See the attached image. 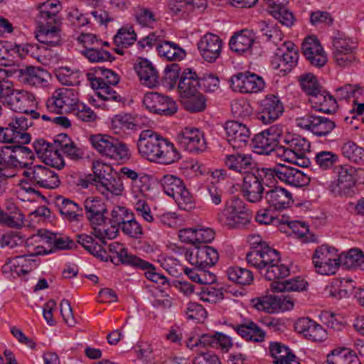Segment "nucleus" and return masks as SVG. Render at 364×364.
I'll list each match as a JSON object with an SVG mask.
<instances>
[{
    "mask_svg": "<svg viewBox=\"0 0 364 364\" xmlns=\"http://www.w3.org/2000/svg\"><path fill=\"white\" fill-rule=\"evenodd\" d=\"M333 173L337 176V186L340 189H348L355 186V167L348 164L338 165L334 166Z\"/></svg>",
    "mask_w": 364,
    "mask_h": 364,
    "instance_id": "58836bf2",
    "label": "nucleus"
},
{
    "mask_svg": "<svg viewBox=\"0 0 364 364\" xmlns=\"http://www.w3.org/2000/svg\"><path fill=\"white\" fill-rule=\"evenodd\" d=\"M264 81L260 76L250 72L238 73L230 78V87L242 93H256L264 87Z\"/></svg>",
    "mask_w": 364,
    "mask_h": 364,
    "instance_id": "9d476101",
    "label": "nucleus"
},
{
    "mask_svg": "<svg viewBox=\"0 0 364 364\" xmlns=\"http://www.w3.org/2000/svg\"><path fill=\"white\" fill-rule=\"evenodd\" d=\"M24 242V237L18 231L9 230L0 236V247L6 250H12L21 246Z\"/></svg>",
    "mask_w": 364,
    "mask_h": 364,
    "instance_id": "864d4df0",
    "label": "nucleus"
},
{
    "mask_svg": "<svg viewBox=\"0 0 364 364\" xmlns=\"http://www.w3.org/2000/svg\"><path fill=\"white\" fill-rule=\"evenodd\" d=\"M344 157L355 164L364 162V149L358 146L355 142L349 141L345 143L341 148Z\"/></svg>",
    "mask_w": 364,
    "mask_h": 364,
    "instance_id": "603ef678",
    "label": "nucleus"
},
{
    "mask_svg": "<svg viewBox=\"0 0 364 364\" xmlns=\"http://www.w3.org/2000/svg\"><path fill=\"white\" fill-rule=\"evenodd\" d=\"M61 9L58 0H48L38 6V14L36 16V23L61 24L60 18L58 14Z\"/></svg>",
    "mask_w": 364,
    "mask_h": 364,
    "instance_id": "a878e982",
    "label": "nucleus"
},
{
    "mask_svg": "<svg viewBox=\"0 0 364 364\" xmlns=\"http://www.w3.org/2000/svg\"><path fill=\"white\" fill-rule=\"evenodd\" d=\"M92 147L100 154L114 160L128 159L129 149L117 139L106 134L91 135L89 139Z\"/></svg>",
    "mask_w": 364,
    "mask_h": 364,
    "instance_id": "20e7f679",
    "label": "nucleus"
},
{
    "mask_svg": "<svg viewBox=\"0 0 364 364\" xmlns=\"http://www.w3.org/2000/svg\"><path fill=\"white\" fill-rule=\"evenodd\" d=\"M96 189L107 198L109 196H119L124 190L123 184L120 178H114L113 176L105 178L100 183H95Z\"/></svg>",
    "mask_w": 364,
    "mask_h": 364,
    "instance_id": "49530a36",
    "label": "nucleus"
},
{
    "mask_svg": "<svg viewBox=\"0 0 364 364\" xmlns=\"http://www.w3.org/2000/svg\"><path fill=\"white\" fill-rule=\"evenodd\" d=\"M198 47L202 58L208 63H213L220 55L223 41L217 35L207 33L200 40Z\"/></svg>",
    "mask_w": 364,
    "mask_h": 364,
    "instance_id": "aec40b11",
    "label": "nucleus"
},
{
    "mask_svg": "<svg viewBox=\"0 0 364 364\" xmlns=\"http://www.w3.org/2000/svg\"><path fill=\"white\" fill-rule=\"evenodd\" d=\"M157 51L161 56L170 61L181 60L186 55V51L178 44L168 41L157 45Z\"/></svg>",
    "mask_w": 364,
    "mask_h": 364,
    "instance_id": "37998d69",
    "label": "nucleus"
},
{
    "mask_svg": "<svg viewBox=\"0 0 364 364\" xmlns=\"http://www.w3.org/2000/svg\"><path fill=\"white\" fill-rule=\"evenodd\" d=\"M282 133V126L279 124L272 125L256 134L251 140L250 144L254 151L258 154L269 155L273 151H277L278 153Z\"/></svg>",
    "mask_w": 364,
    "mask_h": 364,
    "instance_id": "423d86ee",
    "label": "nucleus"
},
{
    "mask_svg": "<svg viewBox=\"0 0 364 364\" xmlns=\"http://www.w3.org/2000/svg\"><path fill=\"white\" fill-rule=\"evenodd\" d=\"M81 53L92 63L112 62L114 58L111 53L101 47H85Z\"/></svg>",
    "mask_w": 364,
    "mask_h": 364,
    "instance_id": "3c124183",
    "label": "nucleus"
},
{
    "mask_svg": "<svg viewBox=\"0 0 364 364\" xmlns=\"http://www.w3.org/2000/svg\"><path fill=\"white\" fill-rule=\"evenodd\" d=\"M264 198L270 208L277 210L286 209L293 203L291 193L280 187L267 191Z\"/></svg>",
    "mask_w": 364,
    "mask_h": 364,
    "instance_id": "c756f323",
    "label": "nucleus"
},
{
    "mask_svg": "<svg viewBox=\"0 0 364 364\" xmlns=\"http://www.w3.org/2000/svg\"><path fill=\"white\" fill-rule=\"evenodd\" d=\"M161 185L164 192L169 196L174 198L181 191L185 186L183 181L173 175H166L161 179Z\"/></svg>",
    "mask_w": 364,
    "mask_h": 364,
    "instance_id": "6e6d98bb",
    "label": "nucleus"
},
{
    "mask_svg": "<svg viewBox=\"0 0 364 364\" xmlns=\"http://www.w3.org/2000/svg\"><path fill=\"white\" fill-rule=\"evenodd\" d=\"M284 144L278 148V155L284 160L301 167H308L311 161L306 156L310 151V143L299 136L289 134L283 138Z\"/></svg>",
    "mask_w": 364,
    "mask_h": 364,
    "instance_id": "7ed1b4c3",
    "label": "nucleus"
},
{
    "mask_svg": "<svg viewBox=\"0 0 364 364\" xmlns=\"http://www.w3.org/2000/svg\"><path fill=\"white\" fill-rule=\"evenodd\" d=\"M120 229L124 235L134 239L141 238L144 234L141 225L136 220L133 214Z\"/></svg>",
    "mask_w": 364,
    "mask_h": 364,
    "instance_id": "69168bd1",
    "label": "nucleus"
},
{
    "mask_svg": "<svg viewBox=\"0 0 364 364\" xmlns=\"http://www.w3.org/2000/svg\"><path fill=\"white\" fill-rule=\"evenodd\" d=\"M309 102L316 110L327 114L335 112L337 108V102L334 97L322 87L309 98Z\"/></svg>",
    "mask_w": 364,
    "mask_h": 364,
    "instance_id": "473e14b6",
    "label": "nucleus"
},
{
    "mask_svg": "<svg viewBox=\"0 0 364 364\" xmlns=\"http://www.w3.org/2000/svg\"><path fill=\"white\" fill-rule=\"evenodd\" d=\"M9 104L15 112L29 114L33 119H38L40 117V114L33 109L35 105V97L27 91L13 92L9 97Z\"/></svg>",
    "mask_w": 364,
    "mask_h": 364,
    "instance_id": "6ab92c4d",
    "label": "nucleus"
},
{
    "mask_svg": "<svg viewBox=\"0 0 364 364\" xmlns=\"http://www.w3.org/2000/svg\"><path fill=\"white\" fill-rule=\"evenodd\" d=\"M3 148L6 150H11V151L14 152L15 154L11 155L9 156L10 159L11 161L14 159L21 166V164H23L22 166L26 168L28 167V164L26 162H21L18 160V159L26 158L27 159L33 160L35 157L33 153L29 148L21 144H16L14 146H5Z\"/></svg>",
    "mask_w": 364,
    "mask_h": 364,
    "instance_id": "bf43d9fd",
    "label": "nucleus"
},
{
    "mask_svg": "<svg viewBox=\"0 0 364 364\" xmlns=\"http://www.w3.org/2000/svg\"><path fill=\"white\" fill-rule=\"evenodd\" d=\"M38 31L36 38L39 43L48 47H55L60 44L61 37L60 27L61 24L56 23H37Z\"/></svg>",
    "mask_w": 364,
    "mask_h": 364,
    "instance_id": "bb28decb",
    "label": "nucleus"
},
{
    "mask_svg": "<svg viewBox=\"0 0 364 364\" xmlns=\"http://www.w3.org/2000/svg\"><path fill=\"white\" fill-rule=\"evenodd\" d=\"M136 39V34L132 27L122 28L115 35L114 43L117 47L122 46L127 48L133 44Z\"/></svg>",
    "mask_w": 364,
    "mask_h": 364,
    "instance_id": "0e129e2a",
    "label": "nucleus"
},
{
    "mask_svg": "<svg viewBox=\"0 0 364 364\" xmlns=\"http://www.w3.org/2000/svg\"><path fill=\"white\" fill-rule=\"evenodd\" d=\"M109 250L112 254L115 255L110 257L112 263L119 264V263L127 265H137L136 262L144 264L142 259L134 255L129 254L127 249L122 247V245L117 242L112 243L109 245ZM146 264V263H144Z\"/></svg>",
    "mask_w": 364,
    "mask_h": 364,
    "instance_id": "c9c22d12",
    "label": "nucleus"
},
{
    "mask_svg": "<svg viewBox=\"0 0 364 364\" xmlns=\"http://www.w3.org/2000/svg\"><path fill=\"white\" fill-rule=\"evenodd\" d=\"M181 103L191 112H203L206 107V99L200 92L182 100Z\"/></svg>",
    "mask_w": 364,
    "mask_h": 364,
    "instance_id": "4d7b16f0",
    "label": "nucleus"
},
{
    "mask_svg": "<svg viewBox=\"0 0 364 364\" xmlns=\"http://www.w3.org/2000/svg\"><path fill=\"white\" fill-rule=\"evenodd\" d=\"M227 141L234 149H242L250 142V131L245 124L236 121L225 123Z\"/></svg>",
    "mask_w": 364,
    "mask_h": 364,
    "instance_id": "dca6fc26",
    "label": "nucleus"
},
{
    "mask_svg": "<svg viewBox=\"0 0 364 364\" xmlns=\"http://www.w3.org/2000/svg\"><path fill=\"white\" fill-rule=\"evenodd\" d=\"M225 164L229 169L244 176L259 168L252 155L242 153L226 155Z\"/></svg>",
    "mask_w": 364,
    "mask_h": 364,
    "instance_id": "412c9836",
    "label": "nucleus"
},
{
    "mask_svg": "<svg viewBox=\"0 0 364 364\" xmlns=\"http://www.w3.org/2000/svg\"><path fill=\"white\" fill-rule=\"evenodd\" d=\"M58 153L63 151L73 160H79L83 157L84 151L72 141L66 134H60L55 139Z\"/></svg>",
    "mask_w": 364,
    "mask_h": 364,
    "instance_id": "ea45409f",
    "label": "nucleus"
},
{
    "mask_svg": "<svg viewBox=\"0 0 364 364\" xmlns=\"http://www.w3.org/2000/svg\"><path fill=\"white\" fill-rule=\"evenodd\" d=\"M283 112V105L279 97L275 95H268L260 102V112L257 119L263 124H271L277 120Z\"/></svg>",
    "mask_w": 364,
    "mask_h": 364,
    "instance_id": "f3484780",
    "label": "nucleus"
},
{
    "mask_svg": "<svg viewBox=\"0 0 364 364\" xmlns=\"http://www.w3.org/2000/svg\"><path fill=\"white\" fill-rule=\"evenodd\" d=\"M173 198L178 203L181 209L191 210L195 208V199L185 186Z\"/></svg>",
    "mask_w": 364,
    "mask_h": 364,
    "instance_id": "338daca9",
    "label": "nucleus"
},
{
    "mask_svg": "<svg viewBox=\"0 0 364 364\" xmlns=\"http://www.w3.org/2000/svg\"><path fill=\"white\" fill-rule=\"evenodd\" d=\"M270 178L294 187L307 185L310 179L301 171L285 164H277L272 168H267Z\"/></svg>",
    "mask_w": 364,
    "mask_h": 364,
    "instance_id": "0eeeda50",
    "label": "nucleus"
},
{
    "mask_svg": "<svg viewBox=\"0 0 364 364\" xmlns=\"http://www.w3.org/2000/svg\"><path fill=\"white\" fill-rule=\"evenodd\" d=\"M176 142L186 151L198 154L206 149V142L203 133L198 129L186 127L176 136Z\"/></svg>",
    "mask_w": 364,
    "mask_h": 364,
    "instance_id": "f8f14e48",
    "label": "nucleus"
},
{
    "mask_svg": "<svg viewBox=\"0 0 364 364\" xmlns=\"http://www.w3.org/2000/svg\"><path fill=\"white\" fill-rule=\"evenodd\" d=\"M295 330L313 341H322L326 338V330L309 318H299L294 324Z\"/></svg>",
    "mask_w": 364,
    "mask_h": 364,
    "instance_id": "5701e85b",
    "label": "nucleus"
},
{
    "mask_svg": "<svg viewBox=\"0 0 364 364\" xmlns=\"http://www.w3.org/2000/svg\"><path fill=\"white\" fill-rule=\"evenodd\" d=\"M299 82L303 91L310 97L316 92L319 91L321 86L319 85L317 78L312 73H307L299 77Z\"/></svg>",
    "mask_w": 364,
    "mask_h": 364,
    "instance_id": "e2e57ef3",
    "label": "nucleus"
},
{
    "mask_svg": "<svg viewBox=\"0 0 364 364\" xmlns=\"http://www.w3.org/2000/svg\"><path fill=\"white\" fill-rule=\"evenodd\" d=\"M264 1L267 4V10L280 23L287 27L294 24L295 21L294 14L285 7L289 0H264Z\"/></svg>",
    "mask_w": 364,
    "mask_h": 364,
    "instance_id": "393cba45",
    "label": "nucleus"
},
{
    "mask_svg": "<svg viewBox=\"0 0 364 364\" xmlns=\"http://www.w3.org/2000/svg\"><path fill=\"white\" fill-rule=\"evenodd\" d=\"M299 59L298 50L291 41L284 42L275 53V60L279 61L275 68L282 67L281 70L290 72L297 64Z\"/></svg>",
    "mask_w": 364,
    "mask_h": 364,
    "instance_id": "a211bd4d",
    "label": "nucleus"
},
{
    "mask_svg": "<svg viewBox=\"0 0 364 364\" xmlns=\"http://www.w3.org/2000/svg\"><path fill=\"white\" fill-rule=\"evenodd\" d=\"M112 124L114 128L134 129L139 127V120L130 114H119L112 119Z\"/></svg>",
    "mask_w": 364,
    "mask_h": 364,
    "instance_id": "052dcab7",
    "label": "nucleus"
},
{
    "mask_svg": "<svg viewBox=\"0 0 364 364\" xmlns=\"http://www.w3.org/2000/svg\"><path fill=\"white\" fill-rule=\"evenodd\" d=\"M338 160L339 156L329 151H321L316 153L314 157L316 164L322 170L333 168Z\"/></svg>",
    "mask_w": 364,
    "mask_h": 364,
    "instance_id": "5fc2aeb1",
    "label": "nucleus"
},
{
    "mask_svg": "<svg viewBox=\"0 0 364 364\" xmlns=\"http://www.w3.org/2000/svg\"><path fill=\"white\" fill-rule=\"evenodd\" d=\"M259 27L262 36L267 38V41H272L277 44V42L283 39V33L278 26L262 21L259 23Z\"/></svg>",
    "mask_w": 364,
    "mask_h": 364,
    "instance_id": "680f3d73",
    "label": "nucleus"
},
{
    "mask_svg": "<svg viewBox=\"0 0 364 364\" xmlns=\"http://www.w3.org/2000/svg\"><path fill=\"white\" fill-rule=\"evenodd\" d=\"M308 283L304 279L296 277L284 282H275L271 284V289L274 292L301 291L306 289Z\"/></svg>",
    "mask_w": 364,
    "mask_h": 364,
    "instance_id": "a18cd8bd",
    "label": "nucleus"
},
{
    "mask_svg": "<svg viewBox=\"0 0 364 364\" xmlns=\"http://www.w3.org/2000/svg\"><path fill=\"white\" fill-rule=\"evenodd\" d=\"M134 70L143 85L151 88L159 84L158 72L147 59L139 58Z\"/></svg>",
    "mask_w": 364,
    "mask_h": 364,
    "instance_id": "cd10ccee",
    "label": "nucleus"
},
{
    "mask_svg": "<svg viewBox=\"0 0 364 364\" xmlns=\"http://www.w3.org/2000/svg\"><path fill=\"white\" fill-rule=\"evenodd\" d=\"M85 215L92 225H102L105 223L107 206L100 198H88L84 201Z\"/></svg>",
    "mask_w": 364,
    "mask_h": 364,
    "instance_id": "4be33fe9",
    "label": "nucleus"
},
{
    "mask_svg": "<svg viewBox=\"0 0 364 364\" xmlns=\"http://www.w3.org/2000/svg\"><path fill=\"white\" fill-rule=\"evenodd\" d=\"M200 294L202 300L210 303H216L223 299V293L221 289H216L210 285L200 287Z\"/></svg>",
    "mask_w": 364,
    "mask_h": 364,
    "instance_id": "774afa93",
    "label": "nucleus"
},
{
    "mask_svg": "<svg viewBox=\"0 0 364 364\" xmlns=\"http://www.w3.org/2000/svg\"><path fill=\"white\" fill-rule=\"evenodd\" d=\"M339 266L343 265L347 269L355 268L364 263V255L358 249H350L347 252L338 255Z\"/></svg>",
    "mask_w": 364,
    "mask_h": 364,
    "instance_id": "09e8293b",
    "label": "nucleus"
},
{
    "mask_svg": "<svg viewBox=\"0 0 364 364\" xmlns=\"http://www.w3.org/2000/svg\"><path fill=\"white\" fill-rule=\"evenodd\" d=\"M198 87H200V82L196 73L190 68L185 69L180 77L178 85L181 101L182 102V100L198 93Z\"/></svg>",
    "mask_w": 364,
    "mask_h": 364,
    "instance_id": "7c9ffc66",
    "label": "nucleus"
},
{
    "mask_svg": "<svg viewBox=\"0 0 364 364\" xmlns=\"http://www.w3.org/2000/svg\"><path fill=\"white\" fill-rule=\"evenodd\" d=\"M296 123L298 127L311 131L318 136H327L336 127V123L333 120L311 113L297 117Z\"/></svg>",
    "mask_w": 364,
    "mask_h": 364,
    "instance_id": "1a4fd4ad",
    "label": "nucleus"
},
{
    "mask_svg": "<svg viewBox=\"0 0 364 364\" xmlns=\"http://www.w3.org/2000/svg\"><path fill=\"white\" fill-rule=\"evenodd\" d=\"M186 259L198 268L210 267L218 261L219 255L216 249L208 245L196 247V251L186 250Z\"/></svg>",
    "mask_w": 364,
    "mask_h": 364,
    "instance_id": "ddd939ff",
    "label": "nucleus"
},
{
    "mask_svg": "<svg viewBox=\"0 0 364 364\" xmlns=\"http://www.w3.org/2000/svg\"><path fill=\"white\" fill-rule=\"evenodd\" d=\"M269 352L274 358V364H300L290 349L279 342L271 343Z\"/></svg>",
    "mask_w": 364,
    "mask_h": 364,
    "instance_id": "e433bc0d",
    "label": "nucleus"
},
{
    "mask_svg": "<svg viewBox=\"0 0 364 364\" xmlns=\"http://www.w3.org/2000/svg\"><path fill=\"white\" fill-rule=\"evenodd\" d=\"M77 242L80 244L89 253L96 257L100 258L102 261H107L108 255L107 252L97 243H95L92 236L81 234L77 235Z\"/></svg>",
    "mask_w": 364,
    "mask_h": 364,
    "instance_id": "c03bdc74",
    "label": "nucleus"
},
{
    "mask_svg": "<svg viewBox=\"0 0 364 364\" xmlns=\"http://www.w3.org/2000/svg\"><path fill=\"white\" fill-rule=\"evenodd\" d=\"M266 267L265 269L262 270L261 274L269 281L275 282H277V280L284 279L289 275V267L282 264L280 261Z\"/></svg>",
    "mask_w": 364,
    "mask_h": 364,
    "instance_id": "8fccbe9b",
    "label": "nucleus"
},
{
    "mask_svg": "<svg viewBox=\"0 0 364 364\" xmlns=\"http://www.w3.org/2000/svg\"><path fill=\"white\" fill-rule=\"evenodd\" d=\"M312 262L318 274H333L339 266L337 250L334 247L323 245L316 249Z\"/></svg>",
    "mask_w": 364,
    "mask_h": 364,
    "instance_id": "6e6552de",
    "label": "nucleus"
},
{
    "mask_svg": "<svg viewBox=\"0 0 364 364\" xmlns=\"http://www.w3.org/2000/svg\"><path fill=\"white\" fill-rule=\"evenodd\" d=\"M247 209L242 199L236 196L232 197L225 203L224 209L218 213V220L223 224Z\"/></svg>",
    "mask_w": 364,
    "mask_h": 364,
    "instance_id": "79ce46f5",
    "label": "nucleus"
},
{
    "mask_svg": "<svg viewBox=\"0 0 364 364\" xmlns=\"http://www.w3.org/2000/svg\"><path fill=\"white\" fill-rule=\"evenodd\" d=\"M133 213L129 212L128 209L122 206L114 207L111 212V218L109 223L111 227L116 230L125 223L126 220L130 218Z\"/></svg>",
    "mask_w": 364,
    "mask_h": 364,
    "instance_id": "13d9d810",
    "label": "nucleus"
},
{
    "mask_svg": "<svg viewBox=\"0 0 364 364\" xmlns=\"http://www.w3.org/2000/svg\"><path fill=\"white\" fill-rule=\"evenodd\" d=\"M328 364H361L356 353L350 348L338 347L332 350L326 357Z\"/></svg>",
    "mask_w": 364,
    "mask_h": 364,
    "instance_id": "72a5a7b5",
    "label": "nucleus"
},
{
    "mask_svg": "<svg viewBox=\"0 0 364 364\" xmlns=\"http://www.w3.org/2000/svg\"><path fill=\"white\" fill-rule=\"evenodd\" d=\"M301 50L311 66L320 68L327 63V55L316 37H306L302 43Z\"/></svg>",
    "mask_w": 364,
    "mask_h": 364,
    "instance_id": "2eb2a0df",
    "label": "nucleus"
},
{
    "mask_svg": "<svg viewBox=\"0 0 364 364\" xmlns=\"http://www.w3.org/2000/svg\"><path fill=\"white\" fill-rule=\"evenodd\" d=\"M55 205L61 215H65L70 220L77 221L82 217V208L77 203L62 196L56 197Z\"/></svg>",
    "mask_w": 364,
    "mask_h": 364,
    "instance_id": "4c0bfd02",
    "label": "nucleus"
},
{
    "mask_svg": "<svg viewBox=\"0 0 364 364\" xmlns=\"http://www.w3.org/2000/svg\"><path fill=\"white\" fill-rule=\"evenodd\" d=\"M25 216L13 203L6 204L5 209L0 208V225L9 228L20 230L24 225Z\"/></svg>",
    "mask_w": 364,
    "mask_h": 364,
    "instance_id": "b1692460",
    "label": "nucleus"
},
{
    "mask_svg": "<svg viewBox=\"0 0 364 364\" xmlns=\"http://www.w3.org/2000/svg\"><path fill=\"white\" fill-rule=\"evenodd\" d=\"M265 179L269 180L267 168H257L243 176L242 192L247 201L256 203L262 200Z\"/></svg>",
    "mask_w": 364,
    "mask_h": 364,
    "instance_id": "39448f33",
    "label": "nucleus"
},
{
    "mask_svg": "<svg viewBox=\"0 0 364 364\" xmlns=\"http://www.w3.org/2000/svg\"><path fill=\"white\" fill-rule=\"evenodd\" d=\"M143 104L150 112L164 116L173 115L178 109L176 102L171 97L154 92L144 95Z\"/></svg>",
    "mask_w": 364,
    "mask_h": 364,
    "instance_id": "9b49d317",
    "label": "nucleus"
},
{
    "mask_svg": "<svg viewBox=\"0 0 364 364\" xmlns=\"http://www.w3.org/2000/svg\"><path fill=\"white\" fill-rule=\"evenodd\" d=\"M22 174L26 178L21 181L23 189L27 193H33L43 199L45 197L39 191L31 186H26V185H33L47 189H54L60 185V179L57 173L45 166L35 165L27 167Z\"/></svg>",
    "mask_w": 364,
    "mask_h": 364,
    "instance_id": "f03ea898",
    "label": "nucleus"
},
{
    "mask_svg": "<svg viewBox=\"0 0 364 364\" xmlns=\"http://www.w3.org/2000/svg\"><path fill=\"white\" fill-rule=\"evenodd\" d=\"M226 274L230 281L239 285H250L254 279L250 270L237 266L230 267Z\"/></svg>",
    "mask_w": 364,
    "mask_h": 364,
    "instance_id": "de8ad7c7",
    "label": "nucleus"
},
{
    "mask_svg": "<svg viewBox=\"0 0 364 364\" xmlns=\"http://www.w3.org/2000/svg\"><path fill=\"white\" fill-rule=\"evenodd\" d=\"M255 35L253 31L242 29L234 33L231 37L229 46L232 51L242 55L251 50L255 42Z\"/></svg>",
    "mask_w": 364,
    "mask_h": 364,
    "instance_id": "c85d7f7f",
    "label": "nucleus"
},
{
    "mask_svg": "<svg viewBox=\"0 0 364 364\" xmlns=\"http://www.w3.org/2000/svg\"><path fill=\"white\" fill-rule=\"evenodd\" d=\"M137 147L141 156L150 161L171 164L181 157L173 144L150 129L141 132Z\"/></svg>",
    "mask_w": 364,
    "mask_h": 364,
    "instance_id": "f257e3e1",
    "label": "nucleus"
},
{
    "mask_svg": "<svg viewBox=\"0 0 364 364\" xmlns=\"http://www.w3.org/2000/svg\"><path fill=\"white\" fill-rule=\"evenodd\" d=\"M235 331L243 338L254 342L264 341L265 333L253 321H249L243 323L232 326Z\"/></svg>",
    "mask_w": 364,
    "mask_h": 364,
    "instance_id": "a19ab883",
    "label": "nucleus"
},
{
    "mask_svg": "<svg viewBox=\"0 0 364 364\" xmlns=\"http://www.w3.org/2000/svg\"><path fill=\"white\" fill-rule=\"evenodd\" d=\"M18 73L19 80L31 86L41 85L44 82H47V78L49 77L48 73L40 67H26L19 69Z\"/></svg>",
    "mask_w": 364,
    "mask_h": 364,
    "instance_id": "2f4dec72",
    "label": "nucleus"
},
{
    "mask_svg": "<svg viewBox=\"0 0 364 364\" xmlns=\"http://www.w3.org/2000/svg\"><path fill=\"white\" fill-rule=\"evenodd\" d=\"M33 146L38 157L41 158L46 165L58 169L64 167L65 162L60 154L58 153L55 141L50 144L43 139H38L33 142Z\"/></svg>",
    "mask_w": 364,
    "mask_h": 364,
    "instance_id": "4468645a",
    "label": "nucleus"
},
{
    "mask_svg": "<svg viewBox=\"0 0 364 364\" xmlns=\"http://www.w3.org/2000/svg\"><path fill=\"white\" fill-rule=\"evenodd\" d=\"M254 306L259 311L273 313L277 309L281 311H286L292 309L294 306V302L288 296L281 295L274 296L271 302L257 299L254 304Z\"/></svg>",
    "mask_w": 364,
    "mask_h": 364,
    "instance_id": "f704fd0d",
    "label": "nucleus"
}]
</instances>
